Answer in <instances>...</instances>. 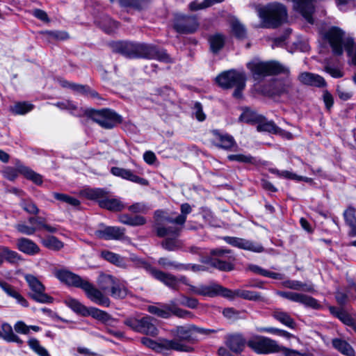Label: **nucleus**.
Here are the masks:
<instances>
[{
	"mask_svg": "<svg viewBox=\"0 0 356 356\" xmlns=\"http://www.w3.org/2000/svg\"><path fill=\"white\" fill-rule=\"evenodd\" d=\"M113 50L128 58H145L155 59L166 63L173 60L164 49L147 44L131 42H118L113 44Z\"/></svg>",
	"mask_w": 356,
	"mask_h": 356,
	"instance_id": "obj_1",
	"label": "nucleus"
},
{
	"mask_svg": "<svg viewBox=\"0 0 356 356\" xmlns=\"http://www.w3.org/2000/svg\"><path fill=\"white\" fill-rule=\"evenodd\" d=\"M259 16L261 20V27L275 29L286 22L288 14L283 4L273 3L260 9Z\"/></svg>",
	"mask_w": 356,
	"mask_h": 356,
	"instance_id": "obj_2",
	"label": "nucleus"
},
{
	"mask_svg": "<svg viewBox=\"0 0 356 356\" xmlns=\"http://www.w3.org/2000/svg\"><path fill=\"white\" fill-rule=\"evenodd\" d=\"M247 346L258 354H272L282 352L286 356H292L296 352L280 346L276 341L270 338L256 335L252 337L248 341Z\"/></svg>",
	"mask_w": 356,
	"mask_h": 356,
	"instance_id": "obj_3",
	"label": "nucleus"
},
{
	"mask_svg": "<svg viewBox=\"0 0 356 356\" xmlns=\"http://www.w3.org/2000/svg\"><path fill=\"white\" fill-rule=\"evenodd\" d=\"M138 265L140 268L145 270V271L151 275L154 279L159 280L166 286L173 290H179V284L180 282L187 286L189 285L188 279L185 276L182 275L177 277L172 274L165 273L152 266L150 264L144 260H139Z\"/></svg>",
	"mask_w": 356,
	"mask_h": 356,
	"instance_id": "obj_4",
	"label": "nucleus"
},
{
	"mask_svg": "<svg viewBox=\"0 0 356 356\" xmlns=\"http://www.w3.org/2000/svg\"><path fill=\"white\" fill-rule=\"evenodd\" d=\"M247 67L255 80H259L266 76L289 72L288 69L277 61L264 62L255 59L249 62Z\"/></svg>",
	"mask_w": 356,
	"mask_h": 356,
	"instance_id": "obj_5",
	"label": "nucleus"
},
{
	"mask_svg": "<svg viewBox=\"0 0 356 356\" xmlns=\"http://www.w3.org/2000/svg\"><path fill=\"white\" fill-rule=\"evenodd\" d=\"M83 194L88 199L97 200L101 208L111 211H120L125 207L120 199L111 197L108 192L102 188L86 189Z\"/></svg>",
	"mask_w": 356,
	"mask_h": 356,
	"instance_id": "obj_6",
	"label": "nucleus"
},
{
	"mask_svg": "<svg viewBox=\"0 0 356 356\" xmlns=\"http://www.w3.org/2000/svg\"><path fill=\"white\" fill-rule=\"evenodd\" d=\"M83 115L91 119L102 127L107 129H113L118 124L122 122V117L110 109L95 110L92 108L84 109Z\"/></svg>",
	"mask_w": 356,
	"mask_h": 356,
	"instance_id": "obj_7",
	"label": "nucleus"
},
{
	"mask_svg": "<svg viewBox=\"0 0 356 356\" xmlns=\"http://www.w3.org/2000/svg\"><path fill=\"white\" fill-rule=\"evenodd\" d=\"M326 38L334 54L341 55L343 47L348 54L349 56L352 55L354 46L353 39L350 37H345V33L341 29L332 27L327 31Z\"/></svg>",
	"mask_w": 356,
	"mask_h": 356,
	"instance_id": "obj_8",
	"label": "nucleus"
},
{
	"mask_svg": "<svg viewBox=\"0 0 356 356\" xmlns=\"http://www.w3.org/2000/svg\"><path fill=\"white\" fill-rule=\"evenodd\" d=\"M155 323L156 319L150 316L141 318L129 317L124 321V324L133 331L152 337L156 336L159 333Z\"/></svg>",
	"mask_w": 356,
	"mask_h": 356,
	"instance_id": "obj_9",
	"label": "nucleus"
},
{
	"mask_svg": "<svg viewBox=\"0 0 356 356\" xmlns=\"http://www.w3.org/2000/svg\"><path fill=\"white\" fill-rule=\"evenodd\" d=\"M29 222L31 225H35V226L28 225L25 222H20L15 225V228L21 234L28 236L33 235L38 230L42 229L50 233L57 232L56 227L47 224L45 218L42 217H30L29 218Z\"/></svg>",
	"mask_w": 356,
	"mask_h": 356,
	"instance_id": "obj_10",
	"label": "nucleus"
},
{
	"mask_svg": "<svg viewBox=\"0 0 356 356\" xmlns=\"http://www.w3.org/2000/svg\"><path fill=\"white\" fill-rule=\"evenodd\" d=\"M24 279L33 292V293L30 295L32 299L41 303H49L52 302L53 298L44 293V286L35 276L31 274H26Z\"/></svg>",
	"mask_w": 356,
	"mask_h": 356,
	"instance_id": "obj_11",
	"label": "nucleus"
},
{
	"mask_svg": "<svg viewBox=\"0 0 356 356\" xmlns=\"http://www.w3.org/2000/svg\"><path fill=\"white\" fill-rule=\"evenodd\" d=\"M211 254L216 257V258L210 259L209 263L211 266L224 271H229L233 269V266L230 262L222 260L225 257L234 259L231 250L218 248L211 250Z\"/></svg>",
	"mask_w": 356,
	"mask_h": 356,
	"instance_id": "obj_12",
	"label": "nucleus"
},
{
	"mask_svg": "<svg viewBox=\"0 0 356 356\" xmlns=\"http://www.w3.org/2000/svg\"><path fill=\"white\" fill-rule=\"evenodd\" d=\"M190 290L195 294L213 298L218 296H222L225 298L228 289L225 288L216 283H210L209 284H200L197 286L188 285Z\"/></svg>",
	"mask_w": 356,
	"mask_h": 356,
	"instance_id": "obj_13",
	"label": "nucleus"
},
{
	"mask_svg": "<svg viewBox=\"0 0 356 356\" xmlns=\"http://www.w3.org/2000/svg\"><path fill=\"white\" fill-rule=\"evenodd\" d=\"M81 289L84 291L87 298L95 304L106 307L110 306L111 300L104 294L103 291L96 288L88 280L86 281Z\"/></svg>",
	"mask_w": 356,
	"mask_h": 356,
	"instance_id": "obj_14",
	"label": "nucleus"
},
{
	"mask_svg": "<svg viewBox=\"0 0 356 356\" xmlns=\"http://www.w3.org/2000/svg\"><path fill=\"white\" fill-rule=\"evenodd\" d=\"M198 22L195 17L177 15L175 17L174 28L181 33H191L198 28Z\"/></svg>",
	"mask_w": 356,
	"mask_h": 356,
	"instance_id": "obj_15",
	"label": "nucleus"
},
{
	"mask_svg": "<svg viewBox=\"0 0 356 356\" xmlns=\"http://www.w3.org/2000/svg\"><path fill=\"white\" fill-rule=\"evenodd\" d=\"M54 274L61 282L77 288L81 289L86 281L79 275L65 269L55 270Z\"/></svg>",
	"mask_w": 356,
	"mask_h": 356,
	"instance_id": "obj_16",
	"label": "nucleus"
},
{
	"mask_svg": "<svg viewBox=\"0 0 356 356\" xmlns=\"http://www.w3.org/2000/svg\"><path fill=\"white\" fill-rule=\"evenodd\" d=\"M277 294L289 300L303 304L307 307L318 309L320 307L318 301L312 297L290 291H278Z\"/></svg>",
	"mask_w": 356,
	"mask_h": 356,
	"instance_id": "obj_17",
	"label": "nucleus"
},
{
	"mask_svg": "<svg viewBox=\"0 0 356 356\" xmlns=\"http://www.w3.org/2000/svg\"><path fill=\"white\" fill-rule=\"evenodd\" d=\"M111 172L116 177L138 184L141 186H147L149 184L147 179L142 178L137 175L139 172L136 170H131L129 169L119 167H113Z\"/></svg>",
	"mask_w": 356,
	"mask_h": 356,
	"instance_id": "obj_18",
	"label": "nucleus"
},
{
	"mask_svg": "<svg viewBox=\"0 0 356 356\" xmlns=\"http://www.w3.org/2000/svg\"><path fill=\"white\" fill-rule=\"evenodd\" d=\"M224 241L234 246L245 250L252 251L255 252H261L264 250V248L259 244H255L251 241H248L244 238L234 237V236H225Z\"/></svg>",
	"mask_w": 356,
	"mask_h": 356,
	"instance_id": "obj_19",
	"label": "nucleus"
},
{
	"mask_svg": "<svg viewBox=\"0 0 356 356\" xmlns=\"http://www.w3.org/2000/svg\"><path fill=\"white\" fill-rule=\"evenodd\" d=\"M244 74L243 72H239L236 70H229L218 75L216 80L218 84L223 88H230L234 86Z\"/></svg>",
	"mask_w": 356,
	"mask_h": 356,
	"instance_id": "obj_20",
	"label": "nucleus"
},
{
	"mask_svg": "<svg viewBox=\"0 0 356 356\" xmlns=\"http://www.w3.org/2000/svg\"><path fill=\"white\" fill-rule=\"evenodd\" d=\"M125 229L119 227H104L95 231V236L105 240H119L124 234Z\"/></svg>",
	"mask_w": 356,
	"mask_h": 356,
	"instance_id": "obj_21",
	"label": "nucleus"
},
{
	"mask_svg": "<svg viewBox=\"0 0 356 356\" xmlns=\"http://www.w3.org/2000/svg\"><path fill=\"white\" fill-rule=\"evenodd\" d=\"M17 248L22 252L33 256L40 253V247L32 240L22 237L17 240L16 243Z\"/></svg>",
	"mask_w": 356,
	"mask_h": 356,
	"instance_id": "obj_22",
	"label": "nucleus"
},
{
	"mask_svg": "<svg viewBox=\"0 0 356 356\" xmlns=\"http://www.w3.org/2000/svg\"><path fill=\"white\" fill-rule=\"evenodd\" d=\"M227 293L225 295V298L234 299L235 298H241L248 300H263V298L261 294L256 291L244 290V289H236L234 291H232L228 289V291H225Z\"/></svg>",
	"mask_w": 356,
	"mask_h": 356,
	"instance_id": "obj_23",
	"label": "nucleus"
},
{
	"mask_svg": "<svg viewBox=\"0 0 356 356\" xmlns=\"http://www.w3.org/2000/svg\"><path fill=\"white\" fill-rule=\"evenodd\" d=\"M191 348L177 339L168 340L165 339H160L159 341L158 352L163 350H174L177 351L190 352Z\"/></svg>",
	"mask_w": 356,
	"mask_h": 356,
	"instance_id": "obj_24",
	"label": "nucleus"
},
{
	"mask_svg": "<svg viewBox=\"0 0 356 356\" xmlns=\"http://www.w3.org/2000/svg\"><path fill=\"white\" fill-rule=\"evenodd\" d=\"M195 325L187 324L185 325L177 326L171 332L177 337V340L181 341H190L192 339V334L194 332Z\"/></svg>",
	"mask_w": 356,
	"mask_h": 356,
	"instance_id": "obj_25",
	"label": "nucleus"
},
{
	"mask_svg": "<svg viewBox=\"0 0 356 356\" xmlns=\"http://www.w3.org/2000/svg\"><path fill=\"white\" fill-rule=\"evenodd\" d=\"M298 79L305 85L316 87H323L325 86V81L322 76L311 72H302L298 76Z\"/></svg>",
	"mask_w": 356,
	"mask_h": 356,
	"instance_id": "obj_26",
	"label": "nucleus"
},
{
	"mask_svg": "<svg viewBox=\"0 0 356 356\" xmlns=\"http://www.w3.org/2000/svg\"><path fill=\"white\" fill-rule=\"evenodd\" d=\"M0 287L8 296L15 298L19 304L24 307L28 306L26 300L15 289V287L3 281H0Z\"/></svg>",
	"mask_w": 356,
	"mask_h": 356,
	"instance_id": "obj_27",
	"label": "nucleus"
},
{
	"mask_svg": "<svg viewBox=\"0 0 356 356\" xmlns=\"http://www.w3.org/2000/svg\"><path fill=\"white\" fill-rule=\"evenodd\" d=\"M157 264L164 269H171L175 270H188L190 265L179 263L176 261L170 260L168 257H161L158 259Z\"/></svg>",
	"mask_w": 356,
	"mask_h": 356,
	"instance_id": "obj_28",
	"label": "nucleus"
},
{
	"mask_svg": "<svg viewBox=\"0 0 356 356\" xmlns=\"http://www.w3.org/2000/svg\"><path fill=\"white\" fill-rule=\"evenodd\" d=\"M272 316L288 327L293 329L296 327V322L294 319L289 313L280 309H275L272 313Z\"/></svg>",
	"mask_w": 356,
	"mask_h": 356,
	"instance_id": "obj_29",
	"label": "nucleus"
},
{
	"mask_svg": "<svg viewBox=\"0 0 356 356\" xmlns=\"http://www.w3.org/2000/svg\"><path fill=\"white\" fill-rule=\"evenodd\" d=\"M245 341L241 335L235 334L229 336L226 341L227 347L233 352L241 353L245 347Z\"/></svg>",
	"mask_w": 356,
	"mask_h": 356,
	"instance_id": "obj_30",
	"label": "nucleus"
},
{
	"mask_svg": "<svg viewBox=\"0 0 356 356\" xmlns=\"http://www.w3.org/2000/svg\"><path fill=\"white\" fill-rule=\"evenodd\" d=\"M333 347L346 356H355V353L353 347L345 340L335 338L332 341Z\"/></svg>",
	"mask_w": 356,
	"mask_h": 356,
	"instance_id": "obj_31",
	"label": "nucleus"
},
{
	"mask_svg": "<svg viewBox=\"0 0 356 356\" xmlns=\"http://www.w3.org/2000/svg\"><path fill=\"white\" fill-rule=\"evenodd\" d=\"M0 337L8 342H15L19 344H22L23 343L22 340H21L19 337L13 332L12 326L7 323H3L1 325Z\"/></svg>",
	"mask_w": 356,
	"mask_h": 356,
	"instance_id": "obj_32",
	"label": "nucleus"
},
{
	"mask_svg": "<svg viewBox=\"0 0 356 356\" xmlns=\"http://www.w3.org/2000/svg\"><path fill=\"white\" fill-rule=\"evenodd\" d=\"M226 37L220 33H216L209 37L211 51L213 53L219 52L224 47Z\"/></svg>",
	"mask_w": 356,
	"mask_h": 356,
	"instance_id": "obj_33",
	"label": "nucleus"
},
{
	"mask_svg": "<svg viewBox=\"0 0 356 356\" xmlns=\"http://www.w3.org/2000/svg\"><path fill=\"white\" fill-rule=\"evenodd\" d=\"M257 124L258 131H266L274 134L281 133V129L274 122L267 120L264 116H261Z\"/></svg>",
	"mask_w": 356,
	"mask_h": 356,
	"instance_id": "obj_34",
	"label": "nucleus"
},
{
	"mask_svg": "<svg viewBox=\"0 0 356 356\" xmlns=\"http://www.w3.org/2000/svg\"><path fill=\"white\" fill-rule=\"evenodd\" d=\"M54 105L61 110H67L72 115L75 116H82L84 111V109L79 108L74 102L70 100L59 102Z\"/></svg>",
	"mask_w": 356,
	"mask_h": 356,
	"instance_id": "obj_35",
	"label": "nucleus"
},
{
	"mask_svg": "<svg viewBox=\"0 0 356 356\" xmlns=\"http://www.w3.org/2000/svg\"><path fill=\"white\" fill-rule=\"evenodd\" d=\"M40 242L44 247L53 251H58L64 246L62 241L58 240L56 236L51 235H48L44 238H41Z\"/></svg>",
	"mask_w": 356,
	"mask_h": 356,
	"instance_id": "obj_36",
	"label": "nucleus"
},
{
	"mask_svg": "<svg viewBox=\"0 0 356 356\" xmlns=\"http://www.w3.org/2000/svg\"><path fill=\"white\" fill-rule=\"evenodd\" d=\"M346 224L350 227L349 235L356 236V217L355 210L353 207H348L343 213Z\"/></svg>",
	"mask_w": 356,
	"mask_h": 356,
	"instance_id": "obj_37",
	"label": "nucleus"
},
{
	"mask_svg": "<svg viewBox=\"0 0 356 356\" xmlns=\"http://www.w3.org/2000/svg\"><path fill=\"white\" fill-rule=\"evenodd\" d=\"M216 139L218 141L216 146L222 149H229L234 145V139L232 136L222 135L217 131H214Z\"/></svg>",
	"mask_w": 356,
	"mask_h": 356,
	"instance_id": "obj_38",
	"label": "nucleus"
},
{
	"mask_svg": "<svg viewBox=\"0 0 356 356\" xmlns=\"http://www.w3.org/2000/svg\"><path fill=\"white\" fill-rule=\"evenodd\" d=\"M0 251L2 252L3 260L10 264H15L23 260L18 252L9 249L8 247L0 246Z\"/></svg>",
	"mask_w": 356,
	"mask_h": 356,
	"instance_id": "obj_39",
	"label": "nucleus"
},
{
	"mask_svg": "<svg viewBox=\"0 0 356 356\" xmlns=\"http://www.w3.org/2000/svg\"><path fill=\"white\" fill-rule=\"evenodd\" d=\"M330 310L332 314L339 318L344 324L352 327V328L355 330L356 323L348 313L342 309H337L333 307H330Z\"/></svg>",
	"mask_w": 356,
	"mask_h": 356,
	"instance_id": "obj_40",
	"label": "nucleus"
},
{
	"mask_svg": "<svg viewBox=\"0 0 356 356\" xmlns=\"http://www.w3.org/2000/svg\"><path fill=\"white\" fill-rule=\"evenodd\" d=\"M147 311L159 317L168 318L170 317V302L163 305L161 307L154 305L149 306Z\"/></svg>",
	"mask_w": 356,
	"mask_h": 356,
	"instance_id": "obj_41",
	"label": "nucleus"
},
{
	"mask_svg": "<svg viewBox=\"0 0 356 356\" xmlns=\"http://www.w3.org/2000/svg\"><path fill=\"white\" fill-rule=\"evenodd\" d=\"M109 292L113 298L115 299H123L127 296L128 290L116 279Z\"/></svg>",
	"mask_w": 356,
	"mask_h": 356,
	"instance_id": "obj_42",
	"label": "nucleus"
},
{
	"mask_svg": "<svg viewBox=\"0 0 356 356\" xmlns=\"http://www.w3.org/2000/svg\"><path fill=\"white\" fill-rule=\"evenodd\" d=\"M115 280L116 278L110 275L102 274L98 277L97 284L102 291L106 292L110 291Z\"/></svg>",
	"mask_w": 356,
	"mask_h": 356,
	"instance_id": "obj_43",
	"label": "nucleus"
},
{
	"mask_svg": "<svg viewBox=\"0 0 356 356\" xmlns=\"http://www.w3.org/2000/svg\"><path fill=\"white\" fill-rule=\"evenodd\" d=\"M18 170L19 173L24 175L27 179L31 180L35 184L40 185L42 183V176L28 167L22 165H18Z\"/></svg>",
	"mask_w": 356,
	"mask_h": 356,
	"instance_id": "obj_44",
	"label": "nucleus"
},
{
	"mask_svg": "<svg viewBox=\"0 0 356 356\" xmlns=\"http://www.w3.org/2000/svg\"><path fill=\"white\" fill-rule=\"evenodd\" d=\"M65 304L72 309L74 312L81 314L83 316L86 315L87 308L83 305L78 300L67 297L65 299Z\"/></svg>",
	"mask_w": 356,
	"mask_h": 356,
	"instance_id": "obj_45",
	"label": "nucleus"
},
{
	"mask_svg": "<svg viewBox=\"0 0 356 356\" xmlns=\"http://www.w3.org/2000/svg\"><path fill=\"white\" fill-rule=\"evenodd\" d=\"M86 315H90L92 318L104 323L108 322L111 319L109 314L96 307L87 309Z\"/></svg>",
	"mask_w": 356,
	"mask_h": 356,
	"instance_id": "obj_46",
	"label": "nucleus"
},
{
	"mask_svg": "<svg viewBox=\"0 0 356 356\" xmlns=\"http://www.w3.org/2000/svg\"><path fill=\"white\" fill-rule=\"evenodd\" d=\"M283 286L293 290H302L310 292L314 290L312 285L304 284L298 280H287L283 282Z\"/></svg>",
	"mask_w": 356,
	"mask_h": 356,
	"instance_id": "obj_47",
	"label": "nucleus"
},
{
	"mask_svg": "<svg viewBox=\"0 0 356 356\" xmlns=\"http://www.w3.org/2000/svg\"><path fill=\"white\" fill-rule=\"evenodd\" d=\"M102 257L107 260L108 261L120 267H125L126 263L123 257L119 254L113 253L109 251H103L102 252Z\"/></svg>",
	"mask_w": 356,
	"mask_h": 356,
	"instance_id": "obj_48",
	"label": "nucleus"
},
{
	"mask_svg": "<svg viewBox=\"0 0 356 356\" xmlns=\"http://www.w3.org/2000/svg\"><path fill=\"white\" fill-rule=\"evenodd\" d=\"M171 315L186 319H191L195 317L194 314L191 312L179 308L174 301L170 302V316Z\"/></svg>",
	"mask_w": 356,
	"mask_h": 356,
	"instance_id": "obj_49",
	"label": "nucleus"
},
{
	"mask_svg": "<svg viewBox=\"0 0 356 356\" xmlns=\"http://www.w3.org/2000/svg\"><path fill=\"white\" fill-rule=\"evenodd\" d=\"M181 230V229L180 227L175 226H170L168 227L159 226L156 228V234L159 237H164L168 235L177 236H179Z\"/></svg>",
	"mask_w": 356,
	"mask_h": 356,
	"instance_id": "obj_50",
	"label": "nucleus"
},
{
	"mask_svg": "<svg viewBox=\"0 0 356 356\" xmlns=\"http://www.w3.org/2000/svg\"><path fill=\"white\" fill-rule=\"evenodd\" d=\"M161 246L168 251H177L181 248L182 243L175 238H167L162 241Z\"/></svg>",
	"mask_w": 356,
	"mask_h": 356,
	"instance_id": "obj_51",
	"label": "nucleus"
},
{
	"mask_svg": "<svg viewBox=\"0 0 356 356\" xmlns=\"http://www.w3.org/2000/svg\"><path fill=\"white\" fill-rule=\"evenodd\" d=\"M261 116L250 109H245L241 115L240 119L247 123L257 124Z\"/></svg>",
	"mask_w": 356,
	"mask_h": 356,
	"instance_id": "obj_52",
	"label": "nucleus"
},
{
	"mask_svg": "<svg viewBox=\"0 0 356 356\" xmlns=\"http://www.w3.org/2000/svg\"><path fill=\"white\" fill-rule=\"evenodd\" d=\"M231 27L232 33L238 39L243 40L246 37V29L238 20H233Z\"/></svg>",
	"mask_w": 356,
	"mask_h": 356,
	"instance_id": "obj_53",
	"label": "nucleus"
},
{
	"mask_svg": "<svg viewBox=\"0 0 356 356\" xmlns=\"http://www.w3.org/2000/svg\"><path fill=\"white\" fill-rule=\"evenodd\" d=\"M33 106L27 102H18L10 107V111L17 115H24L31 111Z\"/></svg>",
	"mask_w": 356,
	"mask_h": 356,
	"instance_id": "obj_54",
	"label": "nucleus"
},
{
	"mask_svg": "<svg viewBox=\"0 0 356 356\" xmlns=\"http://www.w3.org/2000/svg\"><path fill=\"white\" fill-rule=\"evenodd\" d=\"M28 345L35 353L40 356H50L48 351L42 347L38 339L31 338L28 341Z\"/></svg>",
	"mask_w": 356,
	"mask_h": 356,
	"instance_id": "obj_55",
	"label": "nucleus"
},
{
	"mask_svg": "<svg viewBox=\"0 0 356 356\" xmlns=\"http://www.w3.org/2000/svg\"><path fill=\"white\" fill-rule=\"evenodd\" d=\"M181 214L176 218L177 225H184L186 221V216L192 211L191 205L188 203H184L181 205Z\"/></svg>",
	"mask_w": 356,
	"mask_h": 356,
	"instance_id": "obj_56",
	"label": "nucleus"
},
{
	"mask_svg": "<svg viewBox=\"0 0 356 356\" xmlns=\"http://www.w3.org/2000/svg\"><path fill=\"white\" fill-rule=\"evenodd\" d=\"M53 196L57 200L66 202L72 206L76 207L79 205L80 202L75 197H71L64 193H54Z\"/></svg>",
	"mask_w": 356,
	"mask_h": 356,
	"instance_id": "obj_57",
	"label": "nucleus"
},
{
	"mask_svg": "<svg viewBox=\"0 0 356 356\" xmlns=\"http://www.w3.org/2000/svg\"><path fill=\"white\" fill-rule=\"evenodd\" d=\"M119 1L122 6L142 9L147 4L149 0H119Z\"/></svg>",
	"mask_w": 356,
	"mask_h": 356,
	"instance_id": "obj_58",
	"label": "nucleus"
},
{
	"mask_svg": "<svg viewBox=\"0 0 356 356\" xmlns=\"http://www.w3.org/2000/svg\"><path fill=\"white\" fill-rule=\"evenodd\" d=\"M275 93L277 95H282L284 93H289L293 88L292 83L290 81H286L285 82L277 81L275 83Z\"/></svg>",
	"mask_w": 356,
	"mask_h": 356,
	"instance_id": "obj_59",
	"label": "nucleus"
},
{
	"mask_svg": "<svg viewBox=\"0 0 356 356\" xmlns=\"http://www.w3.org/2000/svg\"><path fill=\"white\" fill-rule=\"evenodd\" d=\"M21 207L30 214H38L40 211L38 207L31 200H22L20 202Z\"/></svg>",
	"mask_w": 356,
	"mask_h": 356,
	"instance_id": "obj_60",
	"label": "nucleus"
},
{
	"mask_svg": "<svg viewBox=\"0 0 356 356\" xmlns=\"http://www.w3.org/2000/svg\"><path fill=\"white\" fill-rule=\"evenodd\" d=\"M100 26L105 32L110 33L118 27V23L108 17H105L100 22Z\"/></svg>",
	"mask_w": 356,
	"mask_h": 356,
	"instance_id": "obj_61",
	"label": "nucleus"
},
{
	"mask_svg": "<svg viewBox=\"0 0 356 356\" xmlns=\"http://www.w3.org/2000/svg\"><path fill=\"white\" fill-rule=\"evenodd\" d=\"M223 0H204L202 3L197 4L195 2H192L189 5V8L191 10H196L204 8L209 7L215 3H220Z\"/></svg>",
	"mask_w": 356,
	"mask_h": 356,
	"instance_id": "obj_62",
	"label": "nucleus"
},
{
	"mask_svg": "<svg viewBox=\"0 0 356 356\" xmlns=\"http://www.w3.org/2000/svg\"><path fill=\"white\" fill-rule=\"evenodd\" d=\"M238 81L234 87H236L233 92V96L235 98L239 99L242 97V91L245 87V74L239 78Z\"/></svg>",
	"mask_w": 356,
	"mask_h": 356,
	"instance_id": "obj_63",
	"label": "nucleus"
},
{
	"mask_svg": "<svg viewBox=\"0 0 356 356\" xmlns=\"http://www.w3.org/2000/svg\"><path fill=\"white\" fill-rule=\"evenodd\" d=\"M180 305L190 309H195L199 305V301L195 298H191L186 296H181Z\"/></svg>",
	"mask_w": 356,
	"mask_h": 356,
	"instance_id": "obj_64",
	"label": "nucleus"
}]
</instances>
